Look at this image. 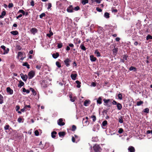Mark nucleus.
<instances>
[{"label":"nucleus","instance_id":"4c0bfd02","mask_svg":"<svg viewBox=\"0 0 152 152\" xmlns=\"http://www.w3.org/2000/svg\"><path fill=\"white\" fill-rule=\"evenodd\" d=\"M129 70L130 71L133 70L134 71H136V68L133 66H131L129 68Z\"/></svg>","mask_w":152,"mask_h":152},{"label":"nucleus","instance_id":"7c9ffc66","mask_svg":"<svg viewBox=\"0 0 152 152\" xmlns=\"http://www.w3.org/2000/svg\"><path fill=\"white\" fill-rule=\"evenodd\" d=\"M76 83L77 84V87L78 88H79L80 87V84L81 83L79 82L78 80H76L75 81Z\"/></svg>","mask_w":152,"mask_h":152},{"label":"nucleus","instance_id":"e433bc0d","mask_svg":"<svg viewBox=\"0 0 152 152\" xmlns=\"http://www.w3.org/2000/svg\"><path fill=\"white\" fill-rule=\"evenodd\" d=\"M143 103V102L141 101L139 102H137V106H139L142 104Z\"/></svg>","mask_w":152,"mask_h":152},{"label":"nucleus","instance_id":"de8ad7c7","mask_svg":"<svg viewBox=\"0 0 152 152\" xmlns=\"http://www.w3.org/2000/svg\"><path fill=\"white\" fill-rule=\"evenodd\" d=\"M45 14L44 13H43L39 15V18H42L43 17L45 16Z\"/></svg>","mask_w":152,"mask_h":152},{"label":"nucleus","instance_id":"423d86ee","mask_svg":"<svg viewBox=\"0 0 152 152\" xmlns=\"http://www.w3.org/2000/svg\"><path fill=\"white\" fill-rule=\"evenodd\" d=\"M63 119L62 118L59 119L57 121L58 124L60 126H64L65 125V123L62 122Z\"/></svg>","mask_w":152,"mask_h":152},{"label":"nucleus","instance_id":"1a4fd4ad","mask_svg":"<svg viewBox=\"0 0 152 152\" xmlns=\"http://www.w3.org/2000/svg\"><path fill=\"white\" fill-rule=\"evenodd\" d=\"M67 11L68 12H73V11L72 6L70 5L68 7L67 9Z\"/></svg>","mask_w":152,"mask_h":152},{"label":"nucleus","instance_id":"49530a36","mask_svg":"<svg viewBox=\"0 0 152 152\" xmlns=\"http://www.w3.org/2000/svg\"><path fill=\"white\" fill-rule=\"evenodd\" d=\"M91 118H92L93 121L94 122L96 120V117L95 115H92L91 116Z\"/></svg>","mask_w":152,"mask_h":152},{"label":"nucleus","instance_id":"338daca9","mask_svg":"<svg viewBox=\"0 0 152 152\" xmlns=\"http://www.w3.org/2000/svg\"><path fill=\"white\" fill-rule=\"evenodd\" d=\"M51 4L50 3H49L48 4V9H49L51 7Z\"/></svg>","mask_w":152,"mask_h":152},{"label":"nucleus","instance_id":"393cba45","mask_svg":"<svg viewBox=\"0 0 152 152\" xmlns=\"http://www.w3.org/2000/svg\"><path fill=\"white\" fill-rule=\"evenodd\" d=\"M117 109L118 110H120L122 107V105L121 104L118 103V104L116 105Z\"/></svg>","mask_w":152,"mask_h":152},{"label":"nucleus","instance_id":"f257e3e1","mask_svg":"<svg viewBox=\"0 0 152 152\" xmlns=\"http://www.w3.org/2000/svg\"><path fill=\"white\" fill-rule=\"evenodd\" d=\"M93 148L95 152H100L102 149L99 145L98 144H96L93 147Z\"/></svg>","mask_w":152,"mask_h":152},{"label":"nucleus","instance_id":"aec40b11","mask_svg":"<svg viewBox=\"0 0 152 152\" xmlns=\"http://www.w3.org/2000/svg\"><path fill=\"white\" fill-rule=\"evenodd\" d=\"M24 83L23 82L20 80L19 82V83L18 84V87L19 88H21L24 85Z\"/></svg>","mask_w":152,"mask_h":152},{"label":"nucleus","instance_id":"bf43d9fd","mask_svg":"<svg viewBox=\"0 0 152 152\" xmlns=\"http://www.w3.org/2000/svg\"><path fill=\"white\" fill-rule=\"evenodd\" d=\"M71 48H73L74 47V45L72 43H69L68 45Z\"/></svg>","mask_w":152,"mask_h":152},{"label":"nucleus","instance_id":"5fc2aeb1","mask_svg":"<svg viewBox=\"0 0 152 152\" xmlns=\"http://www.w3.org/2000/svg\"><path fill=\"white\" fill-rule=\"evenodd\" d=\"M10 126L8 125L5 126L4 127V129L5 130H7L8 129Z\"/></svg>","mask_w":152,"mask_h":152},{"label":"nucleus","instance_id":"c9c22d12","mask_svg":"<svg viewBox=\"0 0 152 152\" xmlns=\"http://www.w3.org/2000/svg\"><path fill=\"white\" fill-rule=\"evenodd\" d=\"M63 44L61 42L58 44L57 47L58 48H61L63 46Z\"/></svg>","mask_w":152,"mask_h":152},{"label":"nucleus","instance_id":"774afa93","mask_svg":"<svg viewBox=\"0 0 152 152\" xmlns=\"http://www.w3.org/2000/svg\"><path fill=\"white\" fill-rule=\"evenodd\" d=\"M117 103L116 101L113 100V104L114 105H117L118 104Z\"/></svg>","mask_w":152,"mask_h":152},{"label":"nucleus","instance_id":"c756f323","mask_svg":"<svg viewBox=\"0 0 152 152\" xmlns=\"http://www.w3.org/2000/svg\"><path fill=\"white\" fill-rule=\"evenodd\" d=\"M113 53L115 55L117 53L118 51V49L115 48L113 50Z\"/></svg>","mask_w":152,"mask_h":152},{"label":"nucleus","instance_id":"f704fd0d","mask_svg":"<svg viewBox=\"0 0 152 152\" xmlns=\"http://www.w3.org/2000/svg\"><path fill=\"white\" fill-rule=\"evenodd\" d=\"M82 3L83 5H85L86 4L88 3V0H83L82 1Z\"/></svg>","mask_w":152,"mask_h":152},{"label":"nucleus","instance_id":"2eb2a0df","mask_svg":"<svg viewBox=\"0 0 152 152\" xmlns=\"http://www.w3.org/2000/svg\"><path fill=\"white\" fill-rule=\"evenodd\" d=\"M102 98L100 96L97 99L96 102L97 104H101L102 103Z\"/></svg>","mask_w":152,"mask_h":152},{"label":"nucleus","instance_id":"9d476101","mask_svg":"<svg viewBox=\"0 0 152 152\" xmlns=\"http://www.w3.org/2000/svg\"><path fill=\"white\" fill-rule=\"evenodd\" d=\"M7 91L8 93L10 94L11 95L13 94V90L11 89L10 87H7Z\"/></svg>","mask_w":152,"mask_h":152},{"label":"nucleus","instance_id":"20e7f679","mask_svg":"<svg viewBox=\"0 0 152 152\" xmlns=\"http://www.w3.org/2000/svg\"><path fill=\"white\" fill-rule=\"evenodd\" d=\"M35 72L33 71L30 72L28 74L29 79H32L35 75Z\"/></svg>","mask_w":152,"mask_h":152},{"label":"nucleus","instance_id":"cd10ccee","mask_svg":"<svg viewBox=\"0 0 152 152\" xmlns=\"http://www.w3.org/2000/svg\"><path fill=\"white\" fill-rule=\"evenodd\" d=\"M57 134V132L55 131H53L51 133V137L53 138H54L56 137L55 135Z\"/></svg>","mask_w":152,"mask_h":152},{"label":"nucleus","instance_id":"2f4dec72","mask_svg":"<svg viewBox=\"0 0 152 152\" xmlns=\"http://www.w3.org/2000/svg\"><path fill=\"white\" fill-rule=\"evenodd\" d=\"M58 134L60 137L64 136L65 135V133L64 132H60L58 133Z\"/></svg>","mask_w":152,"mask_h":152},{"label":"nucleus","instance_id":"e2e57ef3","mask_svg":"<svg viewBox=\"0 0 152 152\" xmlns=\"http://www.w3.org/2000/svg\"><path fill=\"white\" fill-rule=\"evenodd\" d=\"M20 109V107L18 105H17L16 107V111H18V110Z\"/></svg>","mask_w":152,"mask_h":152},{"label":"nucleus","instance_id":"bb28decb","mask_svg":"<svg viewBox=\"0 0 152 152\" xmlns=\"http://www.w3.org/2000/svg\"><path fill=\"white\" fill-rule=\"evenodd\" d=\"M23 66H26L28 69L30 68V65L27 62L24 63L23 64Z\"/></svg>","mask_w":152,"mask_h":152},{"label":"nucleus","instance_id":"b1692460","mask_svg":"<svg viewBox=\"0 0 152 152\" xmlns=\"http://www.w3.org/2000/svg\"><path fill=\"white\" fill-rule=\"evenodd\" d=\"M10 33L11 34L14 35H16L18 34V32L17 31H11Z\"/></svg>","mask_w":152,"mask_h":152},{"label":"nucleus","instance_id":"0e129e2a","mask_svg":"<svg viewBox=\"0 0 152 152\" xmlns=\"http://www.w3.org/2000/svg\"><path fill=\"white\" fill-rule=\"evenodd\" d=\"M22 118H18V121L19 122V123H20L22 121Z\"/></svg>","mask_w":152,"mask_h":152},{"label":"nucleus","instance_id":"58836bf2","mask_svg":"<svg viewBox=\"0 0 152 152\" xmlns=\"http://www.w3.org/2000/svg\"><path fill=\"white\" fill-rule=\"evenodd\" d=\"M149 39H152V36L151 35L148 34L146 37V39L148 40Z\"/></svg>","mask_w":152,"mask_h":152},{"label":"nucleus","instance_id":"a19ab883","mask_svg":"<svg viewBox=\"0 0 152 152\" xmlns=\"http://www.w3.org/2000/svg\"><path fill=\"white\" fill-rule=\"evenodd\" d=\"M53 34V32L51 31H50V32L49 34H47V35L49 37H50L51 36H52Z\"/></svg>","mask_w":152,"mask_h":152},{"label":"nucleus","instance_id":"ea45409f","mask_svg":"<svg viewBox=\"0 0 152 152\" xmlns=\"http://www.w3.org/2000/svg\"><path fill=\"white\" fill-rule=\"evenodd\" d=\"M83 122L84 123H85L87 125L89 124V122L88 120L84 118L83 119Z\"/></svg>","mask_w":152,"mask_h":152},{"label":"nucleus","instance_id":"13d9d810","mask_svg":"<svg viewBox=\"0 0 152 152\" xmlns=\"http://www.w3.org/2000/svg\"><path fill=\"white\" fill-rule=\"evenodd\" d=\"M6 12L5 11H3L1 13V15L2 16L4 17V16L6 15Z\"/></svg>","mask_w":152,"mask_h":152},{"label":"nucleus","instance_id":"72a5a7b5","mask_svg":"<svg viewBox=\"0 0 152 152\" xmlns=\"http://www.w3.org/2000/svg\"><path fill=\"white\" fill-rule=\"evenodd\" d=\"M143 111L144 113H149V110L148 108H146L143 110Z\"/></svg>","mask_w":152,"mask_h":152},{"label":"nucleus","instance_id":"4d7b16f0","mask_svg":"<svg viewBox=\"0 0 152 152\" xmlns=\"http://www.w3.org/2000/svg\"><path fill=\"white\" fill-rule=\"evenodd\" d=\"M22 55H23V53L22 52H19L18 53V56L21 57L22 56Z\"/></svg>","mask_w":152,"mask_h":152},{"label":"nucleus","instance_id":"f8f14e48","mask_svg":"<svg viewBox=\"0 0 152 152\" xmlns=\"http://www.w3.org/2000/svg\"><path fill=\"white\" fill-rule=\"evenodd\" d=\"M128 150L129 152H134L135 151L134 148L132 146H130L128 148Z\"/></svg>","mask_w":152,"mask_h":152},{"label":"nucleus","instance_id":"680f3d73","mask_svg":"<svg viewBox=\"0 0 152 152\" xmlns=\"http://www.w3.org/2000/svg\"><path fill=\"white\" fill-rule=\"evenodd\" d=\"M69 97L70 98V101L72 102H74L75 101L74 99L72 98V96L71 95L69 96Z\"/></svg>","mask_w":152,"mask_h":152},{"label":"nucleus","instance_id":"a18cd8bd","mask_svg":"<svg viewBox=\"0 0 152 152\" xmlns=\"http://www.w3.org/2000/svg\"><path fill=\"white\" fill-rule=\"evenodd\" d=\"M56 65L58 67L60 68L61 67V65L60 63L58 61H57L56 62Z\"/></svg>","mask_w":152,"mask_h":152},{"label":"nucleus","instance_id":"f3484780","mask_svg":"<svg viewBox=\"0 0 152 152\" xmlns=\"http://www.w3.org/2000/svg\"><path fill=\"white\" fill-rule=\"evenodd\" d=\"M59 56V54L58 53L56 52L55 53H53L52 55V56L54 58H56Z\"/></svg>","mask_w":152,"mask_h":152},{"label":"nucleus","instance_id":"39448f33","mask_svg":"<svg viewBox=\"0 0 152 152\" xmlns=\"http://www.w3.org/2000/svg\"><path fill=\"white\" fill-rule=\"evenodd\" d=\"M20 76L23 81H26L27 80L28 78V76L27 75H24L23 73H21L20 74Z\"/></svg>","mask_w":152,"mask_h":152},{"label":"nucleus","instance_id":"0eeeda50","mask_svg":"<svg viewBox=\"0 0 152 152\" xmlns=\"http://www.w3.org/2000/svg\"><path fill=\"white\" fill-rule=\"evenodd\" d=\"M41 86L43 88H46L47 86V84L44 80H42L41 83Z\"/></svg>","mask_w":152,"mask_h":152},{"label":"nucleus","instance_id":"c85d7f7f","mask_svg":"<svg viewBox=\"0 0 152 152\" xmlns=\"http://www.w3.org/2000/svg\"><path fill=\"white\" fill-rule=\"evenodd\" d=\"M80 48H81V49L84 51H85L86 50V48L84 46L83 44H81L80 46Z\"/></svg>","mask_w":152,"mask_h":152},{"label":"nucleus","instance_id":"4be33fe9","mask_svg":"<svg viewBox=\"0 0 152 152\" xmlns=\"http://www.w3.org/2000/svg\"><path fill=\"white\" fill-rule=\"evenodd\" d=\"M29 89L30 91H32L33 95H35L37 93L33 88H30Z\"/></svg>","mask_w":152,"mask_h":152},{"label":"nucleus","instance_id":"603ef678","mask_svg":"<svg viewBox=\"0 0 152 152\" xmlns=\"http://www.w3.org/2000/svg\"><path fill=\"white\" fill-rule=\"evenodd\" d=\"M34 134L36 136H38L39 135V132L37 130H36L34 132Z\"/></svg>","mask_w":152,"mask_h":152},{"label":"nucleus","instance_id":"6e6552de","mask_svg":"<svg viewBox=\"0 0 152 152\" xmlns=\"http://www.w3.org/2000/svg\"><path fill=\"white\" fill-rule=\"evenodd\" d=\"M30 32L34 35L37 32V30L36 28H34L31 29L30 30Z\"/></svg>","mask_w":152,"mask_h":152},{"label":"nucleus","instance_id":"412c9836","mask_svg":"<svg viewBox=\"0 0 152 152\" xmlns=\"http://www.w3.org/2000/svg\"><path fill=\"white\" fill-rule=\"evenodd\" d=\"M90 60L92 61H96V58L94 57L93 55L90 56Z\"/></svg>","mask_w":152,"mask_h":152},{"label":"nucleus","instance_id":"9b49d317","mask_svg":"<svg viewBox=\"0 0 152 152\" xmlns=\"http://www.w3.org/2000/svg\"><path fill=\"white\" fill-rule=\"evenodd\" d=\"M69 61L70 60L68 58H67L64 61L65 64L67 67H68L70 65V64L69 63Z\"/></svg>","mask_w":152,"mask_h":152},{"label":"nucleus","instance_id":"69168bd1","mask_svg":"<svg viewBox=\"0 0 152 152\" xmlns=\"http://www.w3.org/2000/svg\"><path fill=\"white\" fill-rule=\"evenodd\" d=\"M31 5L32 6H34V2L33 0H32L31 2Z\"/></svg>","mask_w":152,"mask_h":152},{"label":"nucleus","instance_id":"09e8293b","mask_svg":"<svg viewBox=\"0 0 152 152\" xmlns=\"http://www.w3.org/2000/svg\"><path fill=\"white\" fill-rule=\"evenodd\" d=\"M76 129V126L74 125H73L72 126V131H74Z\"/></svg>","mask_w":152,"mask_h":152},{"label":"nucleus","instance_id":"4468645a","mask_svg":"<svg viewBox=\"0 0 152 152\" xmlns=\"http://www.w3.org/2000/svg\"><path fill=\"white\" fill-rule=\"evenodd\" d=\"M90 101L86 100L84 102V105L85 106H87L90 104Z\"/></svg>","mask_w":152,"mask_h":152},{"label":"nucleus","instance_id":"864d4df0","mask_svg":"<svg viewBox=\"0 0 152 152\" xmlns=\"http://www.w3.org/2000/svg\"><path fill=\"white\" fill-rule=\"evenodd\" d=\"M119 122L120 123H122L123 122V121L122 118V117H121L120 118H119Z\"/></svg>","mask_w":152,"mask_h":152},{"label":"nucleus","instance_id":"8fccbe9b","mask_svg":"<svg viewBox=\"0 0 152 152\" xmlns=\"http://www.w3.org/2000/svg\"><path fill=\"white\" fill-rule=\"evenodd\" d=\"M13 4L12 3H9L8 5V7L9 8H11L13 7Z\"/></svg>","mask_w":152,"mask_h":152},{"label":"nucleus","instance_id":"a211bd4d","mask_svg":"<svg viewBox=\"0 0 152 152\" xmlns=\"http://www.w3.org/2000/svg\"><path fill=\"white\" fill-rule=\"evenodd\" d=\"M4 102V99L3 96L0 94V104H1Z\"/></svg>","mask_w":152,"mask_h":152},{"label":"nucleus","instance_id":"ddd939ff","mask_svg":"<svg viewBox=\"0 0 152 152\" xmlns=\"http://www.w3.org/2000/svg\"><path fill=\"white\" fill-rule=\"evenodd\" d=\"M111 100H110V99H104L103 100V101L104 102V105L105 106H107L108 105V102H110V101H111Z\"/></svg>","mask_w":152,"mask_h":152},{"label":"nucleus","instance_id":"7ed1b4c3","mask_svg":"<svg viewBox=\"0 0 152 152\" xmlns=\"http://www.w3.org/2000/svg\"><path fill=\"white\" fill-rule=\"evenodd\" d=\"M1 48L3 50L4 53L3 54H5L7 53L9 50V49L8 48H7L6 49V47L4 45H2L1 46Z\"/></svg>","mask_w":152,"mask_h":152},{"label":"nucleus","instance_id":"052dcab7","mask_svg":"<svg viewBox=\"0 0 152 152\" xmlns=\"http://www.w3.org/2000/svg\"><path fill=\"white\" fill-rule=\"evenodd\" d=\"M96 10L97 11L99 12H101L102 11V10L99 7H96Z\"/></svg>","mask_w":152,"mask_h":152},{"label":"nucleus","instance_id":"473e14b6","mask_svg":"<svg viewBox=\"0 0 152 152\" xmlns=\"http://www.w3.org/2000/svg\"><path fill=\"white\" fill-rule=\"evenodd\" d=\"M107 121H104L102 124V126H105L107 124Z\"/></svg>","mask_w":152,"mask_h":152},{"label":"nucleus","instance_id":"6ab92c4d","mask_svg":"<svg viewBox=\"0 0 152 152\" xmlns=\"http://www.w3.org/2000/svg\"><path fill=\"white\" fill-rule=\"evenodd\" d=\"M22 91L24 93H26L25 94H28L30 93V90H26V88H22Z\"/></svg>","mask_w":152,"mask_h":152},{"label":"nucleus","instance_id":"f03ea898","mask_svg":"<svg viewBox=\"0 0 152 152\" xmlns=\"http://www.w3.org/2000/svg\"><path fill=\"white\" fill-rule=\"evenodd\" d=\"M72 73L71 75V77L72 79L73 80H75L76 79V77L77 76L76 72L75 71H73L72 72Z\"/></svg>","mask_w":152,"mask_h":152},{"label":"nucleus","instance_id":"dca6fc26","mask_svg":"<svg viewBox=\"0 0 152 152\" xmlns=\"http://www.w3.org/2000/svg\"><path fill=\"white\" fill-rule=\"evenodd\" d=\"M74 42L75 44H79L80 43L81 41L80 39L78 38L75 39L74 40Z\"/></svg>","mask_w":152,"mask_h":152},{"label":"nucleus","instance_id":"79ce46f5","mask_svg":"<svg viewBox=\"0 0 152 152\" xmlns=\"http://www.w3.org/2000/svg\"><path fill=\"white\" fill-rule=\"evenodd\" d=\"M123 59H124V60H126L127 59V58L128 57V56L126 55H124L122 56Z\"/></svg>","mask_w":152,"mask_h":152},{"label":"nucleus","instance_id":"3c124183","mask_svg":"<svg viewBox=\"0 0 152 152\" xmlns=\"http://www.w3.org/2000/svg\"><path fill=\"white\" fill-rule=\"evenodd\" d=\"M36 67L38 69H40L41 67V66L40 65H38L36 66Z\"/></svg>","mask_w":152,"mask_h":152},{"label":"nucleus","instance_id":"5701e85b","mask_svg":"<svg viewBox=\"0 0 152 152\" xmlns=\"http://www.w3.org/2000/svg\"><path fill=\"white\" fill-rule=\"evenodd\" d=\"M94 53L96 55L97 57H100L101 56L100 53L97 50H96L95 51Z\"/></svg>","mask_w":152,"mask_h":152},{"label":"nucleus","instance_id":"6e6d98bb","mask_svg":"<svg viewBox=\"0 0 152 152\" xmlns=\"http://www.w3.org/2000/svg\"><path fill=\"white\" fill-rule=\"evenodd\" d=\"M74 9L75 11H77L80 9V7L79 6H77L76 7H75Z\"/></svg>","mask_w":152,"mask_h":152},{"label":"nucleus","instance_id":"c03bdc74","mask_svg":"<svg viewBox=\"0 0 152 152\" xmlns=\"http://www.w3.org/2000/svg\"><path fill=\"white\" fill-rule=\"evenodd\" d=\"M123 131H123V129L122 128H119V130L118 131V132L119 134H121L123 133Z\"/></svg>","mask_w":152,"mask_h":152},{"label":"nucleus","instance_id":"a878e982","mask_svg":"<svg viewBox=\"0 0 152 152\" xmlns=\"http://www.w3.org/2000/svg\"><path fill=\"white\" fill-rule=\"evenodd\" d=\"M104 16L107 18H110V14L108 12H106L104 14Z\"/></svg>","mask_w":152,"mask_h":152},{"label":"nucleus","instance_id":"37998d69","mask_svg":"<svg viewBox=\"0 0 152 152\" xmlns=\"http://www.w3.org/2000/svg\"><path fill=\"white\" fill-rule=\"evenodd\" d=\"M118 99L120 100L122 99V95L121 94H119L118 95Z\"/></svg>","mask_w":152,"mask_h":152}]
</instances>
